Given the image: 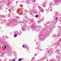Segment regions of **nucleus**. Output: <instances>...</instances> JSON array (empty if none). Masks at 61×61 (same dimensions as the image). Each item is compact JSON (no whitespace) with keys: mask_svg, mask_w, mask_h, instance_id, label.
I'll return each instance as SVG.
<instances>
[{"mask_svg":"<svg viewBox=\"0 0 61 61\" xmlns=\"http://www.w3.org/2000/svg\"><path fill=\"white\" fill-rule=\"evenodd\" d=\"M57 32H58V31H57Z\"/></svg>","mask_w":61,"mask_h":61,"instance_id":"59","label":"nucleus"},{"mask_svg":"<svg viewBox=\"0 0 61 61\" xmlns=\"http://www.w3.org/2000/svg\"><path fill=\"white\" fill-rule=\"evenodd\" d=\"M40 60H37V61H40Z\"/></svg>","mask_w":61,"mask_h":61,"instance_id":"39","label":"nucleus"},{"mask_svg":"<svg viewBox=\"0 0 61 61\" xmlns=\"http://www.w3.org/2000/svg\"><path fill=\"white\" fill-rule=\"evenodd\" d=\"M28 31H29V28L28 29Z\"/></svg>","mask_w":61,"mask_h":61,"instance_id":"36","label":"nucleus"},{"mask_svg":"<svg viewBox=\"0 0 61 61\" xmlns=\"http://www.w3.org/2000/svg\"><path fill=\"white\" fill-rule=\"evenodd\" d=\"M32 13H34V14H36L37 13V11H36L35 10H32L31 12V13H30V15H32L33 14H32Z\"/></svg>","mask_w":61,"mask_h":61,"instance_id":"7","label":"nucleus"},{"mask_svg":"<svg viewBox=\"0 0 61 61\" xmlns=\"http://www.w3.org/2000/svg\"><path fill=\"white\" fill-rule=\"evenodd\" d=\"M61 36V35H59V36Z\"/></svg>","mask_w":61,"mask_h":61,"instance_id":"48","label":"nucleus"},{"mask_svg":"<svg viewBox=\"0 0 61 61\" xmlns=\"http://www.w3.org/2000/svg\"><path fill=\"white\" fill-rule=\"evenodd\" d=\"M0 61H1V60H0Z\"/></svg>","mask_w":61,"mask_h":61,"instance_id":"51","label":"nucleus"},{"mask_svg":"<svg viewBox=\"0 0 61 61\" xmlns=\"http://www.w3.org/2000/svg\"><path fill=\"white\" fill-rule=\"evenodd\" d=\"M46 3L43 4V7H45L46 6Z\"/></svg>","mask_w":61,"mask_h":61,"instance_id":"14","label":"nucleus"},{"mask_svg":"<svg viewBox=\"0 0 61 61\" xmlns=\"http://www.w3.org/2000/svg\"><path fill=\"white\" fill-rule=\"evenodd\" d=\"M2 54H5V52H3L2 53Z\"/></svg>","mask_w":61,"mask_h":61,"instance_id":"34","label":"nucleus"},{"mask_svg":"<svg viewBox=\"0 0 61 61\" xmlns=\"http://www.w3.org/2000/svg\"><path fill=\"white\" fill-rule=\"evenodd\" d=\"M16 3H18V2L16 1Z\"/></svg>","mask_w":61,"mask_h":61,"instance_id":"42","label":"nucleus"},{"mask_svg":"<svg viewBox=\"0 0 61 61\" xmlns=\"http://www.w3.org/2000/svg\"><path fill=\"white\" fill-rule=\"evenodd\" d=\"M37 56V54H35V56Z\"/></svg>","mask_w":61,"mask_h":61,"instance_id":"30","label":"nucleus"},{"mask_svg":"<svg viewBox=\"0 0 61 61\" xmlns=\"http://www.w3.org/2000/svg\"><path fill=\"white\" fill-rule=\"evenodd\" d=\"M9 11H11V10H9Z\"/></svg>","mask_w":61,"mask_h":61,"instance_id":"45","label":"nucleus"},{"mask_svg":"<svg viewBox=\"0 0 61 61\" xmlns=\"http://www.w3.org/2000/svg\"><path fill=\"white\" fill-rule=\"evenodd\" d=\"M2 23H3V22H5V20H3L2 21Z\"/></svg>","mask_w":61,"mask_h":61,"instance_id":"32","label":"nucleus"},{"mask_svg":"<svg viewBox=\"0 0 61 61\" xmlns=\"http://www.w3.org/2000/svg\"><path fill=\"white\" fill-rule=\"evenodd\" d=\"M35 59V58L32 57V60H31V61H33V60H34Z\"/></svg>","mask_w":61,"mask_h":61,"instance_id":"18","label":"nucleus"},{"mask_svg":"<svg viewBox=\"0 0 61 61\" xmlns=\"http://www.w3.org/2000/svg\"><path fill=\"white\" fill-rule=\"evenodd\" d=\"M26 26H27V25H26Z\"/></svg>","mask_w":61,"mask_h":61,"instance_id":"56","label":"nucleus"},{"mask_svg":"<svg viewBox=\"0 0 61 61\" xmlns=\"http://www.w3.org/2000/svg\"><path fill=\"white\" fill-rule=\"evenodd\" d=\"M21 29L23 31H25L26 30V28H25L24 26H23L21 27Z\"/></svg>","mask_w":61,"mask_h":61,"instance_id":"8","label":"nucleus"},{"mask_svg":"<svg viewBox=\"0 0 61 61\" xmlns=\"http://www.w3.org/2000/svg\"><path fill=\"white\" fill-rule=\"evenodd\" d=\"M35 49H38L41 51H41H42V50H41V48H40V46H38L37 47H36V48H35Z\"/></svg>","mask_w":61,"mask_h":61,"instance_id":"9","label":"nucleus"},{"mask_svg":"<svg viewBox=\"0 0 61 61\" xmlns=\"http://www.w3.org/2000/svg\"><path fill=\"white\" fill-rule=\"evenodd\" d=\"M59 28H61V27H59Z\"/></svg>","mask_w":61,"mask_h":61,"instance_id":"41","label":"nucleus"},{"mask_svg":"<svg viewBox=\"0 0 61 61\" xmlns=\"http://www.w3.org/2000/svg\"><path fill=\"white\" fill-rule=\"evenodd\" d=\"M38 28H39V27H38Z\"/></svg>","mask_w":61,"mask_h":61,"instance_id":"52","label":"nucleus"},{"mask_svg":"<svg viewBox=\"0 0 61 61\" xmlns=\"http://www.w3.org/2000/svg\"><path fill=\"white\" fill-rule=\"evenodd\" d=\"M6 48V46H5V48Z\"/></svg>","mask_w":61,"mask_h":61,"instance_id":"43","label":"nucleus"},{"mask_svg":"<svg viewBox=\"0 0 61 61\" xmlns=\"http://www.w3.org/2000/svg\"><path fill=\"white\" fill-rule=\"evenodd\" d=\"M42 60H44V59H42Z\"/></svg>","mask_w":61,"mask_h":61,"instance_id":"50","label":"nucleus"},{"mask_svg":"<svg viewBox=\"0 0 61 61\" xmlns=\"http://www.w3.org/2000/svg\"><path fill=\"white\" fill-rule=\"evenodd\" d=\"M23 24L25 25V23H26L27 22V20H23Z\"/></svg>","mask_w":61,"mask_h":61,"instance_id":"11","label":"nucleus"},{"mask_svg":"<svg viewBox=\"0 0 61 61\" xmlns=\"http://www.w3.org/2000/svg\"><path fill=\"white\" fill-rule=\"evenodd\" d=\"M4 61H6V60H5Z\"/></svg>","mask_w":61,"mask_h":61,"instance_id":"47","label":"nucleus"},{"mask_svg":"<svg viewBox=\"0 0 61 61\" xmlns=\"http://www.w3.org/2000/svg\"><path fill=\"white\" fill-rule=\"evenodd\" d=\"M25 19H26L27 20H28V18H27L26 17H25Z\"/></svg>","mask_w":61,"mask_h":61,"instance_id":"28","label":"nucleus"},{"mask_svg":"<svg viewBox=\"0 0 61 61\" xmlns=\"http://www.w3.org/2000/svg\"><path fill=\"white\" fill-rule=\"evenodd\" d=\"M36 17H38V15H36Z\"/></svg>","mask_w":61,"mask_h":61,"instance_id":"29","label":"nucleus"},{"mask_svg":"<svg viewBox=\"0 0 61 61\" xmlns=\"http://www.w3.org/2000/svg\"><path fill=\"white\" fill-rule=\"evenodd\" d=\"M55 14V17H56L57 15H58V12H54Z\"/></svg>","mask_w":61,"mask_h":61,"instance_id":"12","label":"nucleus"},{"mask_svg":"<svg viewBox=\"0 0 61 61\" xmlns=\"http://www.w3.org/2000/svg\"><path fill=\"white\" fill-rule=\"evenodd\" d=\"M54 18H55V17H54Z\"/></svg>","mask_w":61,"mask_h":61,"instance_id":"54","label":"nucleus"},{"mask_svg":"<svg viewBox=\"0 0 61 61\" xmlns=\"http://www.w3.org/2000/svg\"><path fill=\"white\" fill-rule=\"evenodd\" d=\"M13 61H15V59H13Z\"/></svg>","mask_w":61,"mask_h":61,"instance_id":"35","label":"nucleus"},{"mask_svg":"<svg viewBox=\"0 0 61 61\" xmlns=\"http://www.w3.org/2000/svg\"><path fill=\"white\" fill-rule=\"evenodd\" d=\"M44 25L45 26V25Z\"/></svg>","mask_w":61,"mask_h":61,"instance_id":"55","label":"nucleus"},{"mask_svg":"<svg viewBox=\"0 0 61 61\" xmlns=\"http://www.w3.org/2000/svg\"><path fill=\"white\" fill-rule=\"evenodd\" d=\"M57 19H58V17L56 18L55 19V20H57Z\"/></svg>","mask_w":61,"mask_h":61,"instance_id":"26","label":"nucleus"},{"mask_svg":"<svg viewBox=\"0 0 61 61\" xmlns=\"http://www.w3.org/2000/svg\"><path fill=\"white\" fill-rule=\"evenodd\" d=\"M58 31H59V30H58Z\"/></svg>","mask_w":61,"mask_h":61,"instance_id":"57","label":"nucleus"},{"mask_svg":"<svg viewBox=\"0 0 61 61\" xmlns=\"http://www.w3.org/2000/svg\"><path fill=\"white\" fill-rule=\"evenodd\" d=\"M56 45H57V46H58V45H59V43H57Z\"/></svg>","mask_w":61,"mask_h":61,"instance_id":"25","label":"nucleus"},{"mask_svg":"<svg viewBox=\"0 0 61 61\" xmlns=\"http://www.w3.org/2000/svg\"><path fill=\"white\" fill-rule=\"evenodd\" d=\"M0 17H3V15H0Z\"/></svg>","mask_w":61,"mask_h":61,"instance_id":"31","label":"nucleus"},{"mask_svg":"<svg viewBox=\"0 0 61 61\" xmlns=\"http://www.w3.org/2000/svg\"><path fill=\"white\" fill-rule=\"evenodd\" d=\"M31 22H33V19H31Z\"/></svg>","mask_w":61,"mask_h":61,"instance_id":"24","label":"nucleus"},{"mask_svg":"<svg viewBox=\"0 0 61 61\" xmlns=\"http://www.w3.org/2000/svg\"><path fill=\"white\" fill-rule=\"evenodd\" d=\"M23 47H25V46L23 45Z\"/></svg>","mask_w":61,"mask_h":61,"instance_id":"37","label":"nucleus"},{"mask_svg":"<svg viewBox=\"0 0 61 61\" xmlns=\"http://www.w3.org/2000/svg\"><path fill=\"white\" fill-rule=\"evenodd\" d=\"M22 34V32H21L20 33H17V34L18 35H19V36H20V34Z\"/></svg>","mask_w":61,"mask_h":61,"instance_id":"15","label":"nucleus"},{"mask_svg":"<svg viewBox=\"0 0 61 61\" xmlns=\"http://www.w3.org/2000/svg\"><path fill=\"white\" fill-rule=\"evenodd\" d=\"M0 8H1V7H0Z\"/></svg>","mask_w":61,"mask_h":61,"instance_id":"53","label":"nucleus"},{"mask_svg":"<svg viewBox=\"0 0 61 61\" xmlns=\"http://www.w3.org/2000/svg\"><path fill=\"white\" fill-rule=\"evenodd\" d=\"M11 52H12V51H8L7 54H8V55L10 56L11 55Z\"/></svg>","mask_w":61,"mask_h":61,"instance_id":"10","label":"nucleus"},{"mask_svg":"<svg viewBox=\"0 0 61 61\" xmlns=\"http://www.w3.org/2000/svg\"><path fill=\"white\" fill-rule=\"evenodd\" d=\"M58 53V54H60V53Z\"/></svg>","mask_w":61,"mask_h":61,"instance_id":"49","label":"nucleus"},{"mask_svg":"<svg viewBox=\"0 0 61 61\" xmlns=\"http://www.w3.org/2000/svg\"><path fill=\"white\" fill-rule=\"evenodd\" d=\"M37 7L39 8L40 11H41V13H44V10L43 9L39 6H38Z\"/></svg>","mask_w":61,"mask_h":61,"instance_id":"5","label":"nucleus"},{"mask_svg":"<svg viewBox=\"0 0 61 61\" xmlns=\"http://www.w3.org/2000/svg\"><path fill=\"white\" fill-rule=\"evenodd\" d=\"M14 36L15 37H16L17 36V35H16V34H15L14 35Z\"/></svg>","mask_w":61,"mask_h":61,"instance_id":"20","label":"nucleus"},{"mask_svg":"<svg viewBox=\"0 0 61 61\" xmlns=\"http://www.w3.org/2000/svg\"><path fill=\"white\" fill-rule=\"evenodd\" d=\"M53 25H50L48 27H46V28H46L45 30H47V29L48 30V28L51 29V30H52V29L54 28V27H53Z\"/></svg>","mask_w":61,"mask_h":61,"instance_id":"4","label":"nucleus"},{"mask_svg":"<svg viewBox=\"0 0 61 61\" xmlns=\"http://www.w3.org/2000/svg\"><path fill=\"white\" fill-rule=\"evenodd\" d=\"M50 61H54V60H53V59H51L50 60Z\"/></svg>","mask_w":61,"mask_h":61,"instance_id":"27","label":"nucleus"},{"mask_svg":"<svg viewBox=\"0 0 61 61\" xmlns=\"http://www.w3.org/2000/svg\"><path fill=\"white\" fill-rule=\"evenodd\" d=\"M46 11L47 13H48L49 12V10L46 9Z\"/></svg>","mask_w":61,"mask_h":61,"instance_id":"19","label":"nucleus"},{"mask_svg":"<svg viewBox=\"0 0 61 61\" xmlns=\"http://www.w3.org/2000/svg\"><path fill=\"white\" fill-rule=\"evenodd\" d=\"M21 60H22V59L21 58H20L19 59L18 61H21Z\"/></svg>","mask_w":61,"mask_h":61,"instance_id":"22","label":"nucleus"},{"mask_svg":"<svg viewBox=\"0 0 61 61\" xmlns=\"http://www.w3.org/2000/svg\"><path fill=\"white\" fill-rule=\"evenodd\" d=\"M46 50L48 51H47V52L50 55H52V54H53L52 50L50 49L49 48H47Z\"/></svg>","mask_w":61,"mask_h":61,"instance_id":"3","label":"nucleus"},{"mask_svg":"<svg viewBox=\"0 0 61 61\" xmlns=\"http://www.w3.org/2000/svg\"><path fill=\"white\" fill-rule=\"evenodd\" d=\"M46 31L45 32H44V31H43L42 35L41 36H40L41 38L40 40L43 41L45 39L46 37Z\"/></svg>","mask_w":61,"mask_h":61,"instance_id":"2","label":"nucleus"},{"mask_svg":"<svg viewBox=\"0 0 61 61\" xmlns=\"http://www.w3.org/2000/svg\"><path fill=\"white\" fill-rule=\"evenodd\" d=\"M5 21H6V20H5Z\"/></svg>","mask_w":61,"mask_h":61,"instance_id":"58","label":"nucleus"},{"mask_svg":"<svg viewBox=\"0 0 61 61\" xmlns=\"http://www.w3.org/2000/svg\"><path fill=\"white\" fill-rule=\"evenodd\" d=\"M55 1V2L52 3L51 2L49 5V9L51 11H53V8L52 7L53 5H59V4H60L61 3V0H54Z\"/></svg>","mask_w":61,"mask_h":61,"instance_id":"1","label":"nucleus"},{"mask_svg":"<svg viewBox=\"0 0 61 61\" xmlns=\"http://www.w3.org/2000/svg\"><path fill=\"white\" fill-rule=\"evenodd\" d=\"M20 7H23V5H20Z\"/></svg>","mask_w":61,"mask_h":61,"instance_id":"23","label":"nucleus"},{"mask_svg":"<svg viewBox=\"0 0 61 61\" xmlns=\"http://www.w3.org/2000/svg\"><path fill=\"white\" fill-rule=\"evenodd\" d=\"M6 38L7 39H8V38H8L7 37H6Z\"/></svg>","mask_w":61,"mask_h":61,"instance_id":"38","label":"nucleus"},{"mask_svg":"<svg viewBox=\"0 0 61 61\" xmlns=\"http://www.w3.org/2000/svg\"><path fill=\"white\" fill-rule=\"evenodd\" d=\"M31 28L33 30H36L35 28H37V26H36V25H35L34 26V25H32L31 26Z\"/></svg>","mask_w":61,"mask_h":61,"instance_id":"6","label":"nucleus"},{"mask_svg":"<svg viewBox=\"0 0 61 61\" xmlns=\"http://www.w3.org/2000/svg\"><path fill=\"white\" fill-rule=\"evenodd\" d=\"M41 21L40 20H38V23L39 24V23H41Z\"/></svg>","mask_w":61,"mask_h":61,"instance_id":"16","label":"nucleus"},{"mask_svg":"<svg viewBox=\"0 0 61 61\" xmlns=\"http://www.w3.org/2000/svg\"><path fill=\"white\" fill-rule=\"evenodd\" d=\"M41 21H43L44 20V18H42L41 19Z\"/></svg>","mask_w":61,"mask_h":61,"instance_id":"21","label":"nucleus"},{"mask_svg":"<svg viewBox=\"0 0 61 61\" xmlns=\"http://www.w3.org/2000/svg\"><path fill=\"white\" fill-rule=\"evenodd\" d=\"M56 51L57 52H58V50H57Z\"/></svg>","mask_w":61,"mask_h":61,"instance_id":"44","label":"nucleus"},{"mask_svg":"<svg viewBox=\"0 0 61 61\" xmlns=\"http://www.w3.org/2000/svg\"><path fill=\"white\" fill-rule=\"evenodd\" d=\"M2 48H4V47H2Z\"/></svg>","mask_w":61,"mask_h":61,"instance_id":"46","label":"nucleus"},{"mask_svg":"<svg viewBox=\"0 0 61 61\" xmlns=\"http://www.w3.org/2000/svg\"><path fill=\"white\" fill-rule=\"evenodd\" d=\"M46 56H47L46 55H45L44 56H43V59H44V58H46V57H47Z\"/></svg>","mask_w":61,"mask_h":61,"instance_id":"13","label":"nucleus"},{"mask_svg":"<svg viewBox=\"0 0 61 61\" xmlns=\"http://www.w3.org/2000/svg\"><path fill=\"white\" fill-rule=\"evenodd\" d=\"M11 25V23H10V25Z\"/></svg>","mask_w":61,"mask_h":61,"instance_id":"40","label":"nucleus"},{"mask_svg":"<svg viewBox=\"0 0 61 61\" xmlns=\"http://www.w3.org/2000/svg\"><path fill=\"white\" fill-rule=\"evenodd\" d=\"M39 30H40V29H39L38 30V31H39Z\"/></svg>","mask_w":61,"mask_h":61,"instance_id":"33","label":"nucleus"},{"mask_svg":"<svg viewBox=\"0 0 61 61\" xmlns=\"http://www.w3.org/2000/svg\"><path fill=\"white\" fill-rule=\"evenodd\" d=\"M36 43L37 45H39V44H40V43L39 42H36Z\"/></svg>","mask_w":61,"mask_h":61,"instance_id":"17","label":"nucleus"}]
</instances>
